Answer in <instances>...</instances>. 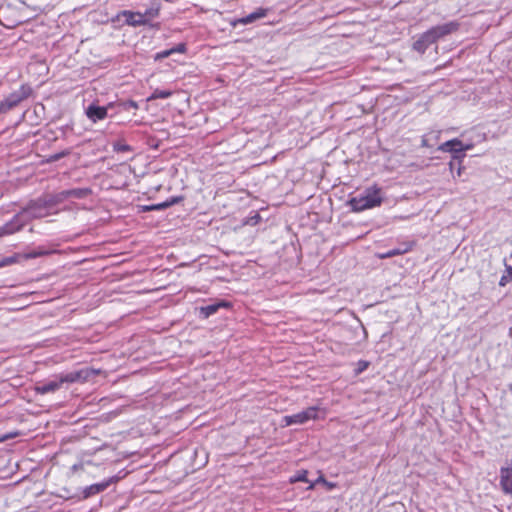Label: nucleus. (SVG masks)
I'll return each mask as SVG.
<instances>
[{"instance_id":"nucleus-1","label":"nucleus","mask_w":512,"mask_h":512,"mask_svg":"<svg viewBox=\"0 0 512 512\" xmlns=\"http://www.w3.org/2000/svg\"><path fill=\"white\" fill-rule=\"evenodd\" d=\"M99 373L100 370L85 367L68 373L57 374L48 381L38 383L35 386V392L40 395L54 393L61 389L65 384L83 383L90 380Z\"/></svg>"},{"instance_id":"nucleus-2","label":"nucleus","mask_w":512,"mask_h":512,"mask_svg":"<svg viewBox=\"0 0 512 512\" xmlns=\"http://www.w3.org/2000/svg\"><path fill=\"white\" fill-rule=\"evenodd\" d=\"M383 201L381 189L377 186L368 187L362 194L355 196L349 200L351 209L355 212H360L366 209H371L380 206Z\"/></svg>"},{"instance_id":"nucleus-3","label":"nucleus","mask_w":512,"mask_h":512,"mask_svg":"<svg viewBox=\"0 0 512 512\" xmlns=\"http://www.w3.org/2000/svg\"><path fill=\"white\" fill-rule=\"evenodd\" d=\"M20 212H23V216L27 219V223L34 219L44 218L53 213L43 196L30 200L21 208Z\"/></svg>"},{"instance_id":"nucleus-4","label":"nucleus","mask_w":512,"mask_h":512,"mask_svg":"<svg viewBox=\"0 0 512 512\" xmlns=\"http://www.w3.org/2000/svg\"><path fill=\"white\" fill-rule=\"evenodd\" d=\"M319 412L325 414L318 406H311L298 413L284 416L283 422L286 426L305 424L310 420L319 419Z\"/></svg>"},{"instance_id":"nucleus-5","label":"nucleus","mask_w":512,"mask_h":512,"mask_svg":"<svg viewBox=\"0 0 512 512\" xmlns=\"http://www.w3.org/2000/svg\"><path fill=\"white\" fill-rule=\"evenodd\" d=\"M27 224V219L24 218L23 212H18L13 218L0 226V237L15 234L21 231Z\"/></svg>"},{"instance_id":"nucleus-6","label":"nucleus","mask_w":512,"mask_h":512,"mask_svg":"<svg viewBox=\"0 0 512 512\" xmlns=\"http://www.w3.org/2000/svg\"><path fill=\"white\" fill-rule=\"evenodd\" d=\"M32 94V88L28 84H23L18 90L11 92L4 100L7 103L8 108L11 110L18 106L23 100L30 97Z\"/></svg>"},{"instance_id":"nucleus-7","label":"nucleus","mask_w":512,"mask_h":512,"mask_svg":"<svg viewBox=\"0 0 512 512\" xmlns=\"http://www.w3.org/2000/svg\"><path fill=\"white\" fill-rule=\"evenodd\" d=\"M500 469V487L505 494H512V461Z\"/></svg>"},{"instance_id":"nucleus-8","label":"nucleus","mask_w":512,"mask_h":512,"mask_svg":"<svg viewBox=\"0 0 512 512\" xmlns=\"http://www.w3.org/2000/svg\"><path fill=\"white\" fill-rule=\"evenodd\" d=\"M460 27V23L457 21H450L447 23H444L442 25H437L432 28H430V31L432 32L433 36L435 37L436 41L442 37H445L451 33L456 32Z\"/></svg>"},{"instance_id":"nucleus-9","label":"nucleus","mask_w":512,"mask_h":512,"mask_svg":"<svg viewBox=\"0 0 512 512\" xmlns=\"http://www.w3.org/2000/svg\"><path fill=\"white\" fill-rule=\"evenodd\" d=\"M435 42L436 39L429 29L426 32L422 33L419 36V38L413 43V49L423 54L428 49V47L434 44Z\"/></svg>"},{"instance_id":"nucleus-10","label":"nucleus","mask_w":512,"mask_h":512,"mask_svg":"<svg viewBox=\"0 0 512 512\" xmlns=\"http://www.w3.org/2000/svg\"><path fill=\"white\" fill-rule=\"evenodd\" d=\"M108 114V106H97V105H89L86 109V116L89 120L96 123L97 121L103 120L107 117Z\"/></svg>"},{"instance_id":"nucleus-11","label":"nucleus","mask_w":512,"mask_h":512,"mask_svg":"<svg viewBox=\"0 0 512 512\" xmlns=\"http://www.w3.org/2000/svg\"><path fill=\"white\" fill-rule=\"evenodd\" d=\"M120 14L125 18V22L130 26L137 27L147 25L142 12L124 10Z\"/></svg>"},{"instance_id":"nucleus-12","label":"nucleus","mask_w":512,"mask_h":512,"mask_svg":"<svg viewBox=\"0 0 512 512\" xmlns=\"http://www.w3.org/2000/svg\"><path fill=\"white\" fill-rule=\"evenodd\" d=\"M268 11L269 10L267 8H257L252 13L240 18L238 22L243 25L251 24L259 19L264 18L267 15Z\"/></svg>"},{"instance_id":"nucleus-13","label":"nucleus","mask_w":512,"mask_h":512,"mask_svg":"<svg viewBox=\"0 0 512 512\" xmlns=\"http://www.w3.org/2000/svg\"><path fill=\"white\" fill-rule=\"evenodd\" d=\"M161 10V3L158 0H152L149 8L142 13L144 19L146 20V24L148 25L151 20L158 17L159 12Z\"/></svg>"},{"instance_id":"nucleus-14","label":"nucleus","mask_w":512,"mask_h":512,"mask_svg":"<svg viewBox=\"0 0 512 512\" xmlns=\"http://www.w3.org/2000/svg\"><path fill=\"white\" fill-rule=\"evenodd\" d=\"M228 306H229V304L224 301L210 304L207 306H203V307H200V309H199V315H200V317L207 319L211 315L215 314L219 310V308L228 307Z\"/></svg>"},{"instance_id":"nucleus-15","label":"nucleus","mask_w":512,"mask_h":512,"mask_svg":"<svg viewBox=\"0 0 512 512\" xmlns=\"http://www.w3.org/2000/svg\"><path fill=\"white\" fill-rule=\"evenodd\" d=\"M411 249H412V244L405 243V244L401 245L398 248H394V249H391V250H389V251H387L385 253L379 254L378 257L380 259L391 258V257H394V256L405 254V253L409 252Z\"/></svg>"},{"instance_id":"nucleus-16","label":"nucleus","mask_w":512,"mask_h":512,"mask_svg":"<svg viewBox=\"0 0 512 512\" xmlns=\"http://www.w3.org/2000/svg\"><path fill=\"white\" fill-rule=\"evenodd\" d=\"M43 197L52 211L58 204L62 203L67 199L65 190L58 192L56 194L45 195Z\"/></svg>"},{"instance_id":"nucleus-17","label":"nucleus","mask_w":512,"mask_h":512,"mask_svg":"<svg viewBox=\"0 0 512 512\" xmlns=\"http://www.w3.org/2000/svg\"><path fill=\"white\" fill-rule=\"evenodd\" d=\"M109 483L108 482H102V483H96V484H92L90 486H87L84 490H83V497L84 498H89L93 495H96L102 491H104L107 487H108Z\"/></svg>"},{"instance_id":"nucleus-18","label":"nucleus","mask_w":512,"mask_h":512,"mask_svg":"<svg viewBox=\"0 0 512 512\" xmlns=\"http://www.w3.org/2000/svg\"><path fill=\"white\" fill-rule=\"evenodd\" d=\"M67 199L75 198V199H84L91 195L92 190L90 188H73L65 190Z\"/></svg>"},{"instance_id":"nucleus-19","label":"nucleus","mask_w":512,"mask_h":512,"mask_svg":"<svg viewBox=\"0 0 512 512\" xmlns=\"http://www.w3.org/2000/svg\"><path fill=\"white\" fill-rule=\"evenodd\" d=\"M454 146L461 147V140L454 138L452 140L446 141L439 146V150L444 152H452V147Z\"/></svg>"},{"instance_id":"nucleus-20","label":"nucleus","mask_w":512,"mask_h":512,"mask_svg":"<svg viewBox=\"0 0 512 512\" xmlns=\"http://www.w3.org/2000/svg\"><path fill=\"white\" fill-rule=\"evenodd\" d=\"M172 95V92L169 90H160L155 89L151 96L148 98V100H155V99H166L169 98Z\"/></svg>"},{"instance_id":"nucleus-21","label":"nucleus","mask_w":512,"mask_h":512,"mask_svg":"<svg viewBox=\"0 0 512 512\" xmlns=\"http://www.w3.org/2000/svg\"><path fill=\"white\" fill-rule=\"evenodd\" d=\"M113 150L115 152H130L132 151V147L126 143H123L121 141H117L113 144Z\"/></svg>"},{"instance_id":"nucleus-22","label":"nucleus","mask_w":512,"mask_h":512,"mask_svg":"<svg viewBox=\"0 0 512 512\" xmlns=\"http://www.w3.org/2000/svg\"><path fill=\"white\" fill-rule=\"evenodd\" d=\"M69 154H70V150H63L59 153L50 155L47 161L48 162H56V161L60 160L61 158L68 156Z\"/></svg>"},{"instance_id":"nucleus-23","label":"nucleus","mask_w":512,"mask_h":512,"mask_svg":"<svg viewBox=\"0 0 512 512\" xmlns=\"http://www.w3.org/2000/svg\"><path fill=\"white\" fill-rule=\"evenodd\" d=\"M471 148H472L471 144L465 145L461 142V147H459V146L452 147V153H455V155H458L459 153L470 150Z\"/></svg>"},{"instance_id":"nucleus-24","label":"nucleus","mask_w":512,"mask_h":512,"mask_svg":"<svg viewBox=\"0 0 512 512\" xmlns=\"http://www.w3.org/2000/svg\"><path fill=\"white\" fill-rule=\"evenodd\" d=\"M307 474H308V472L306 470H301L296 474V476L293 479H291V481L292 482H297V481L308 482Z\"/></svg>"},{"instance_id":"nucleus-25","label":"nucleus","mask_w":512,"mask_h":512,"mask_svg":"<svg viewBox=\"0 0 512 512\" xmlns=\"http://www.w3.org/2000/svg\"><path fill=\"white\" fill-rule=\"evenodd\" d=\"M16 262V257L15 256H11V257H5L3 258L1 261H0V268L1 267H4V266H8V265H11L13 263Z\"/></svg>"},{"instance_id":"nucleus-26","label":"nucleus","mask_w":512,"mask_h":512,"mask_svg":"<svg viewBox=\"0 0 512 512\" xmlns=\"http://www.w3.org/2000/svg\"><path fill=\"white\" fill-rule=\"evenodd\" d=\"M170 55H172V51H171V49H167V50L158 52L155 55V60H161V59L169 57Z\"/></svg>"},{"instance_id":"nucleus-27","label":"nucleus","mask_w":512,"mask_h":512,"mask_svg":"<svg viewBox=\"0 0 512 512\" xmlns=\"http://www.w3.org/2000/svg\"><path fill=\"white\" fill-rule=\"evenodd\" d=\"M182 200H183L182 196H174L164 202H165V204H168V207H170L174 204L181 202Z\"/></svg>"},{"instance_id":"nucleus-28","label":"nucleus","mask_w":512,"mask_h":512,"mask_svg":"<svg viewBox=\"0 0 512 512\" xmlns=\"http://www.w3.org/2000/svg\"><path fill=\"white\" fill-rule=\"evenodd\" d=\"M185 50H186V46L183 43H180L176 47L171 48L172 54L173 53H184Z\"/></svg>"},{"instance_id":"nucleus-29","label":"nucleus","mask_w":512,"mask_h":512,"mask_svg":"<svg viewBox=\"0 0 512 512\" xmlns=\"http://www.w3.org/2000/svg\"><path fill=\"white\" fill-rule=\"evenodd\" d=\"M465 155L462 154V155H454L453 156V159H457L458 160V168H457V175L460 176L461 175V172H462V169L463 167L461 166V159L464 157Z\"/></svg>"},{"instance_id":"nucleus-30","label":"nucleus","mask_w":512,"mask_h":512,"mask_svg":"<svg viewBox=\"0 0 512 512\" xmlns=\"http://www.w3.org/2000/svg\"><path fill=\"white\" fill-rule=\"evenodd\" d=\"M48 254L47 251H44V250H36V251H33L32 253H30L28 255L29 258H36V257H40V256H43V255H46Z\"/></svg>"},{"instance_id":"nucleus-31","label":"nucleus","mask_w":512,"mask_h":512,"mask_svg":"<svg viewBox=\"0 0 512 512\" xmlns=\"http://www.w3.org/2000/svg\"><path fill=\"white\" fill-rule=\"evenodd\" d=\"M10 110L11 109L8 108L7 103L5 102L4 99L2 101H0V114L6 113Z\"/></svg>"},{"instance_id":"nucleus-32","label":"nucleus","mask_w":512,"mask_h":512,"mask_svg":"<svg viewBox=\"0 0 512 512\" xmlns=\"http://www.w3.org/2000/svg\"><path fill=\"white\" fill-rule=\"evenodd\" d=\"M166 208H168V204H165V202L153 204V207H152V209H154V210H164Z\"/></svg>"},{"instance_id":"nucleus-33","label":"nucleus","mask_w":512,"mask_h":512,"mask_svg":"<svg viewBox=\"0 0 512 512\" xmlns=\"http://www.w3.org/2000/svg\"><path fill=\"white\" fill-rule=\"evenodd\" d=\"M318 483H322V484H328V481L323 477V476H320L314 483H311L309 488H313L315 486V484H318Z\"/></svg>"},{"instance_id":"nucleus-34","label":"nucleus","mask_w":512,"mask_h":512,"mask_svg":"<svg viewBox=\"0 0 512 512\" xmlns=\"http://www.w3.org/2000/svg\"><path fill=\"white\" fill-rule=\"evenodd\" d=\"M511 279L507 275H503L500 279L499 284L505 286Z\"/></svg>"},{"instance_id":"nucleus-35","label":"nucleus","mask_w":512,"mask_h":512,"mask_svg":"<svg viewBox=\"0 0 512 512\" xmlns=\"http://www.w3.org/2000/svg\"><path fill=\"white\" fill-rule=\"evenodd\" d=\"M359 367H358V372H362L363 370H365L368 366V363L367 362H362L360 361L358 363Z\"/></svg>"},{"instance_id":"nucleus-36","label":"nucleus","mask_w":512,"mask_h":512,"mask_svg":"<svg viewBox=\"0 0 512 512\" xmlns=\"http://www.w3.org/2000/svg\"><path fill=\"white\" fill-rule=\"evenodd\" d=\"M125 105H126L127 107H131V108H134V109L138 108L137 103H136L135 101H132V100H130L129 102H127Z\"/></svg>"},{"instance_id":"nucleus-37","label":"nucleus","mask_w":512,"mask_h":512,"mask_svg":"<svg viewBox=\"0 0 512 512\" xmlns=\"http://www.w3.org/2000/svg\"><path fill=\"white\" fill-rule=\"evenodd\" d=\"M506 273L507 276L512 280V266H507Z\"/></svg>"},{"instance_id":"nucleus-38","label":"nucleus","mask_w":512,"mask_h":512,"mask_svg":"<svg viewBox=\"0 0 512 512\" xmlns=\"http://www.w3.org/2000/svg\"><path fill=\"white\" fill-rule=\"evenodd\" d=\"M455 159H453L452 161H450L449 163V168H450V171L451 173H453L454 169H455V162H454Z\"/></svg>"},{"instance_id":"nucleus-39","label":"nucleus","mask_w":512,"mask_h":512,"mask_svg":"<svg viewBox=\"0 0 512 512\" xmlns=\"http://www.w3.org/2000/svg\"><path fill=\"white\" fill-rule=\"evenodd\" d=\"M153 205H149V206H144L143 207V210L144 211H154V209H152Z\"/></svg>"},{"instance_id":"nucleus-40","label":"nucleus","mask_w":512,"mask_h":512,"mask_svg":"<svg viewBox=\"0 0 512 512\" xmlns=\"http://www.w3.org/2000/svg\"><path fill=\"white\" fill-rule=\"evenodd\" d=\"M328 489H333L336 485L334 483L328 482V484H325Z\"/></svg>"}]
</instances>
